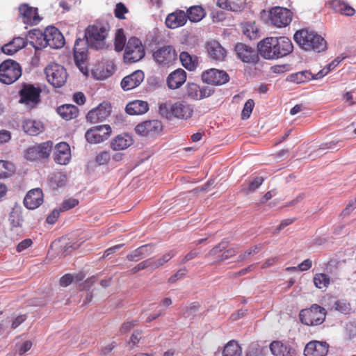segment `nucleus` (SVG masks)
Returning <instances> with one entry per match:
<instances>
[{"instance_id": "obj_61", "label": "nucleus", "mask_w": 356, "mask_h": 356, "mask_svg": "<svg viewBox=\"0 0 356 356\" xmlns=\"http://www.w3.org/2000/svg\"><path fill=\"white\" fill-rule=\"evenodd\" d=\"M312 260L309 259H306L302 262H301L298 266V267L288 268L287 270L298 269L301 271H306V270H308L309 269H310L312 268Z\"/></svg>"}, {"instance_id": "obj_21", "label": "nucleus", "mask_w": 356, "mask_h": 356, "mask_svg": "<svg viewBox=\"0 0 356 356\" xmlns=\"http://www.w3.org/2000/svg\"><path fill=\"white\" fill-rule=\"evenodd\" d=\"M19 12L24 24L35 25L38 24L40 21L38 9L31 7L26 3L22 4L19 7Z\"/></svg>"}, {"instance_id": "obj_53", "label": "nucleus", "mask_w": 356, "mask_h": 356, "mask_svg": "<svg viewBox=\"0 0 356 356\" xmlns=\"http://www.w3.org/2000/svg\"><path fill=\"white\" fill-rule=\"evenodd\" d=\"M9 221L13 227H22L23 218L18 212H12L9 216Z\"/></svg>"}, {"instance_id": "obj_47", "label": "nucleus", "mask_w": 356, "mask_h": 356, "mask_svg": "<svg viewBox=\"0 0 356 356\" xmlns=\"http://www.w3.org/2000/svg\"><path fill=\"white\" fill-rule=\"evenodd\" d=\"M264 178L262 177H255L252 179L250 180L248 186L243 188L242 190L245 193L253 192L262 184Z\"/></svg>"}, {"instance_id": "obj_32", "label": "nucleus", "mask_w": 356, "mask_h": 356, "mask_svg": "<svg viewBox=\"0 0 356 356\" xmlns=\"http://www.w3.org/2000/svg\"><path fill=\"white\" fill-rule=\"evenodd\" d=\"M186 22V14L183 10H176L169 14L165 19V24L170 29H176L182 26Z\"/></svg>"}, {"instance_id": "obj_52", "label": "nucleus", "mask_w": 356, "mask_h": 356, "mask_svg": "<svg viewBox=\"0 0 356 356\" xmlns=\"http://www.w3.org/2000/svg\"><path fill=\"white\" fill-rule=\"evenodd\" d=\"M254 106V102L252 99H248L244 104L243 109L241 112V118L243 120L248 119L250 118V114L252 112Z\"/></svg>"}, {"instance_id": "obj_3", "label": "nucleus", "mask_w": 356, "mask_h": 356, "mask_svg": "<svg viewBox=\"0 0 356 356\" xmlns=\"http://www.w3.org/2000/svg\"><path fill=\"white\" fill-rule=\"evenodd\" d=\"M229 241L223 238L218 244L215 245L205 257L209 259H215L213 264H220L223 261L236 256L239 250V246L234 245L227 248Z\"/></svg>"}, {"instance_id": "obj_44", "label": "nucleus", "mask_w": 356, "mask_h": 356, "mask_svg": "<svg viewBox=\"0 0 356 356\" xmlns=\"http://www.w3.org/2000/svg\"><path fill=\"white\" fill-rule=\"evenodd\" d=\"M314 286L319 289H327L330 284L329 275L323 273H316L313 278Z\"/></svg>"}, {"instance_id": "obj_8", "label": "nucleus", "mask_w": 356, "mask_h": 356, "mask_svg": "<svg viewBox=\"0 0 356 356\" xmlns=\"http://www.w3.org/2000/svg\"><path fill=\"white\" fill-rule=\"evenodd\" d=\"M293 13L288 8L276 6L270 10L269 21L273 26L282 28L290 24Z\"/></svg>"}, {"instance_id": "obj_38", "label": "nucleus", "mask_w": 356, "mask_h": 356, "mask_svg": "<svg viewBox=\"0 0 356 356\" xmlns=\"http://www.w3.org/2000/svg\"><path fill=\"white\" fill-rule=\"evenodd\" d=\"M23 130L31 136H38L43 130V125L40 122L33 120H25L22 124Z\"/></svg>"}, {"instance_id": "obj_9", "label": "nucleus", "mask_w": 356, "mask_h": 356, "mask_svg": "<svg viewBox=\"0 0 356 356\" xmlns=\"http://www.w3.org/2000/svg\"><path fill=\"white\" fill-rule=\"evenodd\" d=\"M53 143L51 141H47L37 145L29 147L24 151V156L29 161L47 159L50 155Z\"/></svg>"}, {"instance_id": "obj_25", "label": "nucleus", "mask_w": 356, "mask_h": 356, "mask_svg": "<svg viewBox=\"0 0 356 356\" xmlns=\"http://www.w3.org/2000/svg\"><path fill=\"white\" fill-rule=\"evenodd\" d=\"M46 29L44 32L39 29H33L28 33L29 42L35 50H40L48 47L46 37Z\"/></svg>"}, {"instance_id": "obj_30", "label": "nucleus", "mask_w": 356, "mask_h": 356, "mask_svg": "<svg viewBox=\"0 0 356 356\" xmlns=\"http://www.w3.org/2000/svg\"><path fill=\"white\" fill-rule=\"evenodd\" d=\"M274 37L266 38L258 43L257 48L259 54L265 59L273 60L276 56L274 53Z\"/></svg>"}, {"instance_id": "obj_54", "label": "nucleus", "mask_w": 356, "mask_h": 356, "mask_svg": "<svg viewBox=\"0 0 356 356\" xmlns=\"http://www.w3.org/2000/svg\"><path fill=\"white\" fill-rule=\"evenodd\" d=\"M128 13V9L122 3H118L116 4L114 13L115 17L120 19H125L124 14Z\"/></svg>"}, {"instance_id": "obj_31", "label": "nucleus", "mask_w": 356, "mask_h": 356, "mask_svg": "<svg viewBox=\"0 0 356 356\" xmlns=\"http://www.w3.org/2000/svg\"><path fill=\"white\" fill-rule=\"evenodd\" d=\"M186 81V72L181 68L172 72L168 76L166 82L170 89L179 88Z\"/></svg>"}, {"instance_id": "obj_13", "label": "nucleus", "mask_w": 356, "mask_h": 356, "mask_svg": "<svg viewBox=\"0 0 356 356\" xmlns=\"http://www.w3.org/2000/svg\"><path fill=\"white\" fill-rule=\"evenodd\" d=\"M201 76L203 82L213 86L225 84L229 80V76L225 71L216 68L203 72Z\"/></svg>"}, {"instance_id": "obj_49", "label": "nucleus", "mask_w": 356, "mask_h": 356, "mask_svg": "<svg viewBox=\"0 0 356 356\" xmlns=\"http://www.w3.org/2000/svg\"><path fill=\"white\" fill-rule=\"evenodd\" d=\"M126 38L124 35L123 30L119 29L117 31L115 38V49L118 51H122L125 47Z\"/></svg>"}, {"instance_id": "obj_17", "label": "nucleus", "mask_w": 356, "mask_h": 356, "mask_svg": "<svg viewBox=\"0 0 356 356\" xmlns=\"http://www.w3.org/2000/svg\"><path fill=\"white\" fill-rule=\"evenodd\" d=\"M170 108L172 116L181 120H188L193 114V106L185 101L175 102Z\"/></svg>"}, {"instance_id": "obj_26", "label": "nucleus", "mask_w": 356, "mask_h": 356, "mask_svg": "<svg viewBox=\"0 0 356 356\" xmlns=\"http://www.w3.org/2000/svg\"><path fill=\"white\" fill-rule=\"evenodd\" d=\"M332 9L334 13H339L345 16H353L355 14V10L348 3L341 0H328L325 4Z\"/></svg>"}, {"instance_id": "obj_4", "label": "nucleus", "mask_w": 356, "mask_h": 356, "mask_svg": "<svg viewBox=\"0 0 356 356\" xmlns=\"http://www.w3.org/2000/svg\"><path fill=\"white\" fill-rule=\"evenodd\" d=\"M301 322L309 326H316L323 323L326 316L325 309L316 305L302 309L299 314Z\"/></svg>"}, {"instance_id": "obj_36", "label": "nucleus", "mask_w": 356, "mask_h": 356, "mask_svg": "<svg viewBox=\"0 0 356 356\" xmlns=\"http://www.w3.org/2000/svg\"><path fill=\"white\" fill-rule=\"evenodd\" d=\"M58 114L65 120L76 118L79 113V108L73 104H64L60 106L56 110Z\"/></svg>"}, {"instance_id": "obj_11", "label": "nucleus", "mask_w": 356, "mask_h": 356, "mask_svg": "<svg viewBox=\"0 0 356 356\" xmlns=\"http://www.w3.org/2000/svg\"><path fill=\"white\" fill-rule=\"evenodd\" d=\"M111 131L108 124L95 126L86 132L85 137L88 143L97 144L107 140Z\"/></svg>"}, {"instance_id": "obj_19", "label": "nucleus", "mask_w": 356, "mask_h": 356, "mask_svg": "<svg viewBox=\"0 0 356 356\" xmlns=\"http://www.w3.org/2000/svg\"><path fill=\"white\" fill-rule=\"evenodd\" d=\"M275 59L284 57L293 51V46L291 40L286 37L274 38Z\"/></svg>"}, {"instance_id": "obj_60", "label": "nucleus", "mask_w": 356, "mask_h": 356, "mask_svg": "<svg viewBox=\"0 0 356 356\" xmlns=\"http://www.w3.org/2000/svg\"><path fill=\"white\" fill-rule=\"evenodd\" d=\"M32 342L29 340L24 341L21 343L18 344L17 351L20 355H23L27 351H29L32 347Z\"/></svg>"}, {"instance_id": "obj_46", "label": "nucleus", "mask_w": 356, "mask_h": 356, "mask_svg": "<svg viewBox=\"0 0 356 356\" xmlns=\"http://www.w3.org/2000/svg\"><path fill=\"white\" fill-rule=\"evenodd\" d=\"M263 248V243H259L250 247L238 256V261H242L248 259L251 256L258 254Z\"/></svg>"}, {"instance_id": "obj_63", "label": "nucleus", "mask_w": 356, "mask_h": 356, "mask_svg": "<svg viewBox=\"0 0 356 356\" xmlns=\"http://www.w3.org/2000/svg\"><path fill=\"white\" fill-rule=\"evenodd\" d=\"M95 160L96 162L99 165L106 164L110 160V154L107 152H100L98 155H97Z\"/></svg>"}, {"instance_id": "obj_48", "label": "nucleus", "mask_w": 356, "mask_h": 356, "mask_svg": "<svg viewBox=\"0 0 356 356\" xmlns=\"http://www.w3.org/2000/svg\"><path fill=\"white\" fill-rule=\"evenodd\" d=\"M200 304L197 302H194L190 305L186 307L183 311V316L184 318H193L200 309Z\"/></svg>"}, {"instance_id": "obj_34", "label": "nucleus", "mask_w": 356, "mask_h": 356, "mask_svg": "<svg viewBox=\"0 0 356 356\" xmlns=\"http://www.w3.org/2000/svg\"><path fill=\"white\" fill-rule=\"evenodd\" d=\"M26 45V40L21 37H17L13 39L8 43L1 47L3 53L7 55H13L19 50L23 49Z\"/></svg>"}, {"instance_id": "obj_2", "label": "nucleus", "mask_w": 356, "mask_h": 356, "mask_svg": "<svg viewBox=\"0 0 356 356\" xmlns=\"http://www.w3.org/2000/svg\"><path fill=\"white\" fill-rule=\"evenodd\" d=\"M293 38L300 47L305 51L321 52L327 49L325 39L313 31L306 29L297 31Z\"/></svg>"}, {"instance_id": "obj_10", "label": "nucleus", "mask_w": 356, "mask_h": 356, "mask_svg": "<svg viewBox=\"0 0 356 356\" xmlns=\"http://www.w3.org/2000/svg\"><path fill=\"white\" fill-rule=\"evenodd\" d=\"M41 89L33 85H25L19 91V102L32 108L35 107L40 102Z\"/></svg>"}, {"instance_id": "obj_59", "label": "nucleus", "mask_w": 356, "mask_h": 356, "mask_svg": "<svg viewBox=\"0 0 356 356\" xmlns=\"http://www.w3.org/2000/svg\"><path fill=\"white\" fill-rule=\"evenodd\" d=\"M138 321H136V320H132V321H126L124 322L121 328H120V332H122V333H124V332H129L131 331V330L136 327V325H138Z\"/></svg>"}, {"instance_id": "obj_33", "label": "nucleus", "mask_w": 356, "mask_h": 356, "mask_svg": "<svg viewBox=\"0 0 356 356\" xmlns=\"http://www.w3.org/2000/svg\"><path fill=\"white\" fill-rule=\"evenodd\" d=\"M270 349L274 356H296L293 348L280 341H273L270 344Z\"/></svg>"}, {"instance_id": "obj_27", "label": "nucleus", "mask_w": 356, "mask_h": 356, "mask_svg": "<svg viewBox=\"0 0 356 356\" xmlns=\"http://www.w3.org/2000/svg\"><path fill=\"white\" fill-rule=\"evenodd\" d=\"M327 74V71L325 72V70H320L316 74H312L310 72L305 70L291 74L289 76V80L296 83H301L312 79H321Z\"/></svg>"}, {"instance_id": "obj_37", "label": "nucleus", "mask_w": 356, "mask_h": 356, "mask_svg": "<svg viewBox=\"0 0 356 356\" xmlns=\"http://www.w3.org/2000/svg\"><path fill=\"white\" fill-rule=\"evenodd\" d=\"M133 143L131 136L127 134H120L111 142V147L113 150H123L128 148Z\"/></svg>"}, {"instance_id": "obj_16", "label": "nucleus", "mask_w": 356, "mask_h": 356, "mask_svg": "<svg viewBox=\"0 0 356 356\" xmlns=\"http://www.w3.org/2000/svg\"><path fill=\"white\" fill-rule=\"evenodd\" d=\"M162 123L159 120L145 121L138 124L135 131L137 134L142 136H153L158 134L162 130Z\"/></svg>"}, {"instance_id": "obj_29", "label": "nucleus", "mask_w": 356, "mask_h": 356, "mask_svg": "<svg viewBox=\"0 0 356 356\" xmlns=\"http://www.w3.org/2000/svg\"><path fill=\"white\" fill-rule=\"evenodd\" d=\"M206 48L209 58L214 60L222 61L226 57V50L218 41L208 42Z\"/></svg>"}, {"instance_id": "obj_6", "label": "nucleus", "mask_w": 356, "mask_h": 356, "mask_svg": "<svg viewBox=\"0 0 356 356\" xmlns=\"http://www.w3.org/2000/svg\"><path fill=\"white\" fill-rule=\"evenodd\" d=\"M145 54V47L138 38L131 37L124 47V60L126 63H134L140 60Z\"/></svg>"}, {"instance_id": "obj_39", "label": "nucleus", "mask_w": 356, "mask_h": 356, "mask_svg": "<svg viewBox=\"0 0 356 356\" xmlns=\"http://www.w3.org/2000/svg\"><path fill=\"white\" fill-rule=\"evenodd\" d=\"M187 19L191 22H197L202 19L206 15L204 9L200 6H193L190 7L186 13Z\"/></svg>"}, {"instance_id": "obj_57", "label": "nucleus", "mask_w": 356, "mask_h": 356, "mask_svg": "<svg viewBox=\"0 0 356 356\" xmlns=\"http://www.w3.org/2000/svg\"><path fill=\"white\" fill-rule=\"evenodd\" d=\"M79 204V200L74 198H70L63 201L60 209V211L71 209Z\"/></svg>"}, {"instance_id": "obj_56", "label": "nucleus", "mask_w": 356, "mask_h": 356, "mask_svg": "<svg viewBox=\"0 0 356 356\" xmlns=\"http://www.w3.org/2000/svg\"><path fill=\"white\" fill-rule=\"evenodd\" d=\"M142 248H138L130 254L127 255V259L131 261H137L140 259L144 258V253H143Z\"/></svg>"}, {"instance_id": "obj_22", "label": "nucleus", "mask_w": 356, "mask_h": 356, "mask_svg": "<svg viewBox=\"0 0 356 356\" xmlns=\"http://www.w3.org/2000/svg\"><path fill=\"white\" fill-rule=\"evenodd\" d=\"M328 352V344L325 341L309 342L304 350L305 356H325Z\"/></svg>"}, {"instance_id": "obj_58", "label": "nucleus", "mask_w": 356, "mask_h": 356, "mask_svg": "<svg viewBox=\"0 0 356 356\" xmlns=\"http://www.w3.org/2000/svg\"><path fill=\"white\" fill-rule=\"evenodd\" d=\"M159 111L163 117L166 118H170L172 116L170 106H169L167 103L160 104L159 106Z\"/></svg>"}, {"instance_id": "obj_28", "label": "nucleus", "mask_w": 356, "mask_h": 356, "mask_svg": "<svg viewBox=\"0 0 356 356\" xmlns=\"http://www.w3.org/2000/svg\"><path fill=\"white\" fill-rule=\"evenodd\" d=\"M144 78L143 72L136 70L123 78L121 81V86L124 90H130L138 87L143 81Z\"/></svg>"}, {"instance_id": "obj_24", "label": "nucleus", "mask_w": 356, "mask_h": 356, "mask_svg": "<svg viewBox=\"0 0 356 356\" xmlns=\"http://www.w3.org/2000/svg\"><path fill=\"white\" fill-rule=\"evenodd\" d=\"M70 159L71 151L69 145L65 142L57 144L54 153L55 162L60 165H66L69 163Z\"/></svg>"}, {"instance_id": "obj_7", "label": "nucleus", "mask_w": 356, "mask_h": 356, "mask_svg": "<svg viewBox=\"0 0 356 356\" xmlns=\"http://www.w3.org/2000/svg\"><path fill=\"white\" fill-rule=\"evenodd\" d=\"M44 73L47 81L55 88L63 86L68 76L65 68L55 63L49 64L44 70Z\"/></svg>"}, {"instance_id": "obj_51", "label": "nucleus", "mask_w": 356, "mask_h": 356, "mask_svg": "<svg viewBox=\"0 0 356 356\" xmlns=\"http://www.w3.org/2000/svg\"><path fill=\"white\" fill-rule=\"evenodd\" d=\"M152 264H153V258H149L146 260H144L141 261L140 263L138 264L136 266H134L131 270V272L133 274H135L142 270L146 269L147 268H152Z\"/></svg>"}, {"instance_id": "obj_5", "label": "nucleus", "mask_w": 356, "mask_h": 356, "mask_svg": "<svg viewBox=\"0 0 356 356\" xmlns=\"http://www.w3.org/2000/svg\"><path fill=\"white\" fill-rule=\"evenodd\" d=\"M22 76L19 64L11 59L6 60L0 64V82L10 85Z\"/></svg>"}, {"instance_id": "obj_15", "label": "nucleus", "mask_w": 356, "mask_h": 356, "mask_svg": "<svg viewBox=\"0 0 356 356\" xmlns=\"http://www.w3.org/2000/svg\"><path fill=\"white\" fill-rule=\"evenodd\" d=\"M111 104L103 102L96 108L92 109L86 115V119L90 123L95 124L104 121L111 114Z\"/></svg>"}, {"instance_id": "obj_40", "label": "nucleus", "mask_w": 356, "mask_h": 356, "mask_svg": "<svg viewBox=\"0 0 356 356\" xmlns=\"http://www.w3.org/2000/svg\"><path fill=\"white\" fill-rule=\"evenodd\" d=\"M179 60L181 65L188 70H194L198 64V60L197 57H193L186 51H182L179 54Z\"/></svg>"}, {"instance_id": "obj_55", "label": "nucleus", "mask_w": 356, "mask_h": 356, "mask_svg": "<svg viewBox=\"0 0 356 356\" xmlns=\"http://www.w3.org/2000/svg\"><path fill=\"white\" fill-rule=\"evenodd\" d=\"M339 261L336 259H330L326 264L325 270L330 274L334 273L339 268Z\"/></svg>"}, {"instance_id": "obj_35", "label": "nucleus", "mask_w": 356, "mask_h": 356, "mask_svg": "<svg viewBox=\"0 0 356 356\" xmlns=\"http://www.w3.org/2000/svg\"><path fill=\"white\" fill-rule=\"evenodd\" d=\"M149 109L148 103L142 100H134L126 106V112L129 115H142Z\"/></svg>"}, {"instance_id": "obj_41", "label": "nucleus", "mask_w": 356, "mask_h": 356, "mask_svg": "<svg viewBox=\"0 0 356 356\" xmlns=\"http://www.w3.org/2000/svg\"><path fill=\"white\" fill-rule=\"evenodd\" d=\"M331 309H334L344 315L350 314L353 312L350 302L346 299L335 300Z\"/></svg>"}, {"instance_id": "obj_12", "label": "nucleus", "mask_w": 356, "mask_h": 356, "mask_svg": "<svg viewBox=\"0 0 356 356\" xmlns=\"http://www.w3.org/2000/svg\"><path fill=\"white\" fill-rule=\"evenodd\" d=\"M154 60L160 65L172 64L177 58V54L172 46L166 45L158 48L153 53Z\"/></svg>"}, {"instance_id": "obj_42", "label": "nucleus", "mask_w": 356, "mask_h": 356, "mask_svg": "<svg viewBox=\"0 0 356 356\" xmlns=\"http://www.w3.org/2000/svg\"><path fill=\"white\" fill-rule=\"evenodd\" d=\"M241 349L236 341H230L225 346L222 356H241Z\"/></svg>"}, {"instance_id": "obj_20", "label": "nucleus", "mask_w": 356, "mask_h": 356, "mask_svg": "<svg viewBox=\"0 0 356 356\" xmlns=\"http://www.w3.org/2000/svg\"><path fill=\"white\" fill-rule=\"evenodd\" d=\"M46 40L48 47L52 49H60L65 44V38L60 31L54 26L46 28Z\"/></svg>"}, {"instance_id": "obj_14", "label": "nucleus", "mask_w": 356, "mask_h": 356, "mask_svg": "<svg viewBox=\"0 0 356 356\" xmlns=\"http://www.w3.org/2000/svg\"><path fill=\"white\" fill-rule=\"evenodd\" d=\"M234 51L240 60L244 63L256 64L259 58L255 50L242 42H238L235 45Z\"/></svg>"}, {"instance_id": "obj_45", "label": "nucleus", "mask_w": 356, "mask_h": 356, "mask_svg": "<svg viewBox=\"0 0 356 356\" xmlns=\"http://www.w3.org/2000/svg\"><path fill=\"white\" fill-rule=\"evenodd\" d=\"M15 171V167L13 163L0 160V179L6 178L12 175Z\"/></svg>"}, {"instance_id": "obj_62", "label": "nucleus", "mask_w": 356, "mask_h": 356, "mask_svg": "<svg viewBox=\"0 0 356 356\" xmlns=\"http://www.w3.org/2000/svg\"><path fill=\"white\" fill-rule=\"evenodd\" d=\"M186 273L187 270L186 268L179 269V270L177 271L175 274L170 277V278L168 279V282L170 283H175L178 280L183 278L186 275Z\"/></svg>"}, {"instance_id": "obj_1", "label": "nucleus", "mask_w": 356, "mask_h": 356, "mask_svg": "<svg viewBox=\"0 0 356 356\" xmlns=\"http://www.w3.org/2000/svg\"><path fill=\"white\" fill-rule=\"evenodd\" d=\"M108 31L109 26L107 23L95 22L93 24L89 25L86 30V41L81 38L76 40L74 47V59L76 65L83 74H88L86 65L88 57L87 43L96 49H104Z\"/></svg>"}, {"instance_id": "obj_43", "label": "nucleus", "mask_w": 356, "mask_h": 356, "mask_svg": "<svg viewBox=\"0 0 356 356\" xmlns=\"http://www.w3.org/2000/svg\"><path fill=\"white\" fill-rule=\"evenodd\" d=\"M243 33L250 40H255L259 36V31L255 22H246L243 25Z\"/></svg>"}, {"instance_id": "obj_18", "label": "nucleus", "mask_w": 356, "mask_h": 356, "mask_svg": "<svg viewBox=\"0 0 356 356\" xmlns=\"http://www.w3.org/2000/svg\"><path fill=\"white\" fill-rule=\"evenodd\" d=\"M214 90L209 87L200 88L194 83H188L186 85V94L192 99L199 100L210 97Z\"/></svg>"}, {"instance_id": "obj_23", "label": "nucleus", "mask_w": 356, "mask_h": 356, "mask_svg": "<svg viewBox=\"0 0 356 356\" xmlns=\"http://www.w3.org/2000/svg\"><path fill=\"white\" fill-rule=\"evenodd\" d=\"M43 202V193L40 188L30 190L24 199V204L29 209H35Z\"/></svg>"}, {"instance_id": "obj_50", "label": "nucleus", "mask_w": 356, "mask_h": 356, "mask_svg": "<svg viewBox=\"0 0 356 356\" xmlns=\"http://www.w3.org/2000/svg\"><path fill=\"white\" fill-rule=\"evenodd\" d=\"M174 256H175L174 252L170 251V252L163 254L161 257H160L157 260L153 259L152 269L154 270L161 266H163L165 264H166L168 261H169Z\"/></svg>"}, {"instance_id": "obj_64", "label": "nucleus", "mask_w": 356, "mask_h": 356, "mask_svg": "<svg viewBox=\"0 0 356 356\" xmlns=\"http://www.w3.org/2000/svg\"><path fill=\"white\" fill-rule=\"evenodd\" d=\"M74 281V276L70 273H67L60 279L59 284L63 287L68 286Z\"/></svg>"}]
</instances>
